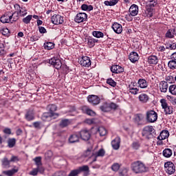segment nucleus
<instances>
[{"mask_svg":"<svg viewBox=\"0 0 176 176\" xmlns=\"http://www.w3.org/2000/svg\"><path fill=\"white\" fill-rule=\"evenodd\" d=\"M131 168L133 173L135 174H141V173H145L146 171V166L145 164H143L141 161H136L131 164Z\"/></svg>","mask_w":176,"mask_h":176,"instance_id":"nucleus-1","label":"nucleus"},{"mask_svg":"<svg viewBox=\"0 0 176 176\" xmlns=\"http://www.w3.org/2000/svg\"><path fill=\"white\" fill-rule=\"evenodd\" d=\"M129 14L126 16V20H128V21H131L133 20L132 17H135V16H137V14H138V6L135 5V4H133L129 10Z\"/></svg>","mask_w":176,"mask_h":176,"instance_id":"nucleus-2","label":"nucleus"},{"mask_svg":"<svg viewBox=\"0 0 176 176\" xmlns=\"http://www.w3.org/2000/svg\"><path fill=\"white\" fill-rule=\"evenodd\" d=\"M146 119L148 123H155L157 120V113L153 110L146 111Z\"/></svg>","mask_w":176,"mask_h":176,"instance_id":"nucleus-3","label":"nucleus"},{"mask_svg":"<svg viewBox=\"0 0 176 176\" xmlns=\"http://www.w3.org/2000/svg\"><path fill=\"white\" fill-rule=\"evenodd\" d=\"M155 133V129L152 126H146L142 130V136L145 137L147 140L152 138V135Z\"/></svg>","mask_w":176,"mask_h":176,"instance_id":"nucleus-4","label":"nucleus"},{"mask_svg":"<svg viewBox=\"0 0 176 176\" xmlns=\"http://www.w3.org/2000/svg\"><path fill=\"white\" fill-rule=\"evenodd\" d=\"M16 12L12 13V15H9L8 14H5L0 18V21L3 23V24H6L10 23V21H13L14 19H16Z\"/></svg>","mask_w":176,"mask_h":176,"instance_id":"nucleus-5","label":"nucleus"},{"mask_svg":"<svg viewBox=\"0 0 176 176\" xmlns=\"http://www.w3.org/2000/svg\"><path fill=\"white\" fill-rule=\"evenodd\" d=\"M164 167L166 168V172L169 175H171L175 173V165L171 162H168L164 164Z\"/></svg>","mask_w":176,"mask_h":176,"instance_id":"nucleus-6","label":"nucleus"},{"mask_svg":"<svg viewBox=\"0 0 176 176\" xmlns=\"http://www.w3.org/2000/svg\"><path fill=\"white\" fill-rule=\"evenodd\" d=\"M49 63L50 64H51V65H53V67L56 69H60V68H61V66L63 65V63H61V60L56 56L50 59Z\"/></svg>","mask_w":176,"mask_h":176,"instance_id":"nucleus-7","label":"nucleus"},{"mask_svg":"<svg viewBox=\"0 0 176 176\" xmlns=\"http://www.w3.org/2000/svg\"><path fill=\"white\" fill-rule=\"evenodd\" d=\"M87 101L89 102V104H91V105H98L100 104L101 100L100 99V97L96 95H89L87 97Z\"/></svg>","mask_w":176,"mask_h":176,"instance_id":"nucleus-8","label":"nucleus"},{"mask_svg":"<svg viewBox=\"0 0 176 176\" xmlns=\"http://www.w3.org/2000/svg\"><path fill=\"white\" fill-rule=\"evenodd\" d=\"M51 21L56 25H58V24H63V23H64V16H62L60 14H54L52 16Z\"/></svg>","mask_w":176,"mask_h":176,"instance_id":"nucleus-9","label":"nucleus"},{"mask_svg":"<svg viewBox=\"0 0 176 176\" xmlns=\"http://www.w3.org/2000/svg\"><path fill=\"white\" fill-rule=\"evenodd\" d=\"M15 8H18L19 10L17 13L15 12L16 17L12 19V21H17L19 19V14H20V16H25V14H27V10H25V8H21L18 4L15 6Z\"/></svg>","mask_w":176,"mask_h":176,"instance_id":"nucleus-10","label":"nucleus"},{"mask_svg":"<svg viewBox=\"0 0 176 176\" xmlns=\"http://www.w3.org/2000/svg\"><path fill=\"white\" fill-rule=\"evenodd\" d=\"M47 111H48L51 115L54 116V119H57V118H58V113H56V111H57V106L56 104H49L47 107Z\"/></svg>","mask_w":176,"mask_h":176,"instance_id":"nucleus-11","label":"nucleus"},{"mask_svg":"<svg viewBox=\"0 0 176 176\" xmlns=\"http://www.w3.org/2000/svg\"><path fill=\"white\" fill-rule=\"evenodd\" d=\"M86 20H87V14L85 12H79L75 17L76 23H83V21H86Z\"/></svg>","mask_w":176,"mask_h":176,"instance_id":"nucleus-12","label":"nucleus"},{"mask_svg":"<svg viewBox=\"0 0 176 176\" xmlns=\"http://www.w3.org/2000/svg\"><path fill=\"white\" fill-rule=\"evenodd\" d=\"M80 64L82 67H89L91 65V60L89 56H82L80 60Z\"/></svg>","mask_w":176,"mask_h":176,"instance_id":"nucleus-13","label":"nucleus"},{"mask_svg":"<svg viewBox=\"0 0 176 176\" xmlns=\"http://www.w3.org/2000/svg\"><path fill=\"white\" fill-rule=\"evenodd\" d=\"M105 155V150L104 148H100L96 153H92L91 156H94V159L92 161V163L97 161L98 157H103Z\"/></svg>","mask_w":176,"mask_h":176,"instance_id":"nucleus-14","label":"nucleus"},{"mask_svg":"<svg viewBox=\"0 0 176 176\" xmlns=\"http://www.w3.org/2000/svg\"><path fill=\"white\" fill-rule=\"evenodd\" d=\"M111 146L115 151H118L120 148V137L117 136L111 141Z\"/></svg>","mask_w":176,"mask_h":176,"instance_id":"nucleus-15","label":"nucleus"},{"mask_svg":"<svg viewBox=\"0 0 176 176\" xmlns=\"http://www.w3.org/2000/svg\"><path fill=\"white\" fill-rule=\"evenodd\" d=\"M80 137L83 141H89L90 140V132L87 130H82L80 132Z\"/></svg>","mask_w":176,"mask_h":176,"instance_id":"nucleus-16","label":"nucleus"},{"mask_svg":"<svg viewBox=\"0 0 176 176\" xmlns=\"http://www.w3.org/2000/svg\"><path fill=\"white\" fill-rule=\"evenodd\" d=\"M135 85L137 84L131 82L128 87L129 93H131V94H133V96L138 94V91H140V89L136 87Z\"/></svg>","mask_w":176,"mask_h":176,"instance_id":"nucleus-17","label":"nucleus"},{"mask_svg":"<svg viewBox=\"0 0 176 176\" xmlns=\"http://www.w3.org/2000/svg\"><path fill=\"white\" fill-rule=\"evenodd\" d=\"M111 71L113 74H122L124 71L122 67L114 65L111 67Z\"/></svg>","mask_w":176,"mask_h":176,"instance_id":"nucleus-18","label":"nucleus"},{"mask_svg":"<svg viewBox=\"0 0 176 176\" xmlns=\"http://www.w3.org/2000/svg\"><path fill=\"white\" fill-rule=\"evenodd\" d=\"M135 122L138 124V126H141L142 124H144V115L139 113V114H136L135 116V118H134Z\"/></svg>","mask_w":176,"mask_h":176,"instance_id":"nucleus-19","label":"nucleus"},{"mask_svg":"<svg viewBox=\"0 0 176 176\" xmlns=\"http://www.w3.org/2000/svg\"><path fill=\"white\" fill-rule=\"evenodd\" d=\"M111 28L116 34H122V32L123 31L122 25L116 22L112 25Z\"/></svg>","mask_w":176,"mask_h":176,"instance_id":"nucleus-20","label":"nucleus"},{"mask_svg":"<svg viewBox=\"0 0 176 176\" xmlns=\"http://www.w3.org/2000/svg\"><path fill=\"white\" fill-rule=\"evenodd\" d=\"M16 173H19V168L17 166H14L12 169L8 170H3V174L7 176H13Z\"/></svg>","mask_w":176,"mask_h":176,"instance_id":"nucleus-21","label":"nucleus"},{"mask_svg":"<svg viewBox=\"0 0 176 176\" xmlns=\"http://www.w3.org/2000/svg\"><path fill=\"white\" fill-rule=\"evenodd\" d=\"M138 100L141 104H146L149 101V96L146 94H141L138 96Z\"/></svg>","mask_w":176,"mask_h":176,"instance_id":"nucleus-22","label":"nucleus"},{"mask_svg":"<svg viewBox=\"0 0 176 176\" xmlns=\"http://www.w3.org/2000/svg\"><path fill=\"white\" fill-rule=\"evenodd\" d=\"M160 90L161 93H167L168 90V83L166 81H161L160 83Z\"/></svg>","mask_w":176,"mask_h":176,"instance_id":"nucleus-23","label":"nucleus"},{"mask_svg":"<svg viewBox=\"0 0 176 176\" xmlns=\"http://www.w3.org/2000/svg\"><path fill=\"white\" fill-rule=\"evenodd\" d=\"M168 137H170V133H168V131L164 130L157 137V140H159V141H163V140H166V138H168Z\"/></svg>","mask_w":176,"mask_h":176,"instance_id":"nucleus-24","label":"nucleus"},{"mask_svg":"<svg viewBox=\"0 0 176 176\" xmlns=\"http://www.w3.org/2000/svg\"><path fill=\"white\" fill-rule=\"evenodd\" d=\"M148 64L156 65L159 63V58L155 55H151L148 58Z\"/></svg>","mask_w":176,"mask_h":176,"instance_id":"nucleus-25","label":"nucleus"},{"mask_svg":"<svg viewBox=\"0 0 176 176\" xmlns=\"http://www.w3.org/2000/svg\"><path fill=\"white\" fill-rule=\"evenodd\" d=\"M129 58L131 63H137V60L140 59L138 54L135 52H132L129 56Z\"/></svg>","mask_w":176,"mask_h":176,"instance_id":"nucleus-26","label":"nucleus"},{"mask_svg":"<svg viewBox=\"0 0 176 176\" xmlns=\"http://www.w3.org/2000/svg\"><path fill=\"white\" fill-rule=\"evenodd\" d=\"M138 85L140 89H146L148 87V82L144 78H140Z\"/></svg>","mask_w":176,"mask_h":176,"instance_id":"nucleus-27","label":"nucleus"},{"mask_svg":"<svg viewBox=\"0 0 176 176\" xmlns=\"http://www.w3.org/2000/svg\"><path fill=\"white\" fill-rule=\"evenodd\" d=\"M54 119V116H52L50 112L44 113L41 117L42 120L44 122H49L52 118Z\"/></svg>","mask_w":176,"mask_h":176,"instance_id":"nucleus-28","label":"nucleus"},{"mask_svg":"<svg viewBox=\"0 0 176 176\" xmlns=\"http://www.w3.org/2000/svg\"><path fill=\"white\" fill-rule=\"evenodd\" d=\"M25 119L28 122H31V120H34L35 119V114L34 113V111H29L25 114Z\"/></svg>","mask_w":176,"mask_h":176,"instance_id":"nucleus-29","label":"nucleus"},{"mask_svg":"<svg viewBox=\"0 0 176 176\" xmlns=\"http://www.w3.org/2000/svg\"><path fill=\"white\" fill-rule=\"evenodd\" d=\"M100 109L102 112H111V108L109 107V103L104 102L100 107Z\"/></svg>","mask_w":176,"mask_h":176,"instance_id":"nucleus-30","label":"nucleus"},{"mask_svg":"<svg viewBox=\"0 0 176 176\" xmlns=\"http://www.w3.org/2000/svg\"><path fill=\"white\" fill-rule=\"evenodd\" d=\"M69 142L70 144H75V142H79V135L73 134L69 138Z\"/></svg>","mask_w":176,"mask_h":176,"instance_id":"nucleus-31","label":"nucleus"},{"mask_svg":"<svg viewBox=\"0 0 176 176\" xmlns=\"http://www.w3.org/2000/svg\"><path fill=\"white\" fill-rule=\"evenodd\" d=\"M165 36L168 38V39H173L174 38L175 34H174V29H169L167 30L166 33L165 34Z\"/></svg>","mask_w":176,"mask_h":176,"instance_id":"nucleus-32","label":"nucleus"},{"mask_svg":"<svg viewBox=\"0 0 176 176\" xmlns=\"http://www.w3.org/2000/svg\"><path fill=\"white\" fill-rule=\"evenodd\" d=\"M10 160H9L8 158L4 157L2 161V166L5 168H9L10 167Z\"/></svg>","mask_w":176,"mask_h":176,"instance_id":"nucleus-33","label":"nucleus"},{"mask_svg":"<svg viewBox=\"0 0 176 176\" xmlns=\"http://www.w3.org/2000/svg\"><path fill=\"white\" fill-rule=\"evenodd\" d=\"M82 110L85 111L87 115H89V116H96V112H94V111L87 108V107H86V106L82 107Z\"/></svg>","mask_w":176,"mask_h":176,"instance_id":"nucleus-34","label":"nucleus"},{"mask_svg":"<svg viewBox=\"0 0 176 176\" xmlns=\"http://www.w3.org/2000/svg\"><path fill=\"white\" fill-rule=\"evenodd\" d=\"M172 155L173 150H171L170 148H165L163 151V156H164V157H171Z\"/></svg>","mask_w":176,"mask_h":176,"instance_id":"nucleus-35","label":"nucleus"},{"mask_svg":"<svg viewBox=\"0 0 176 176\" xmlns=\"http://www.w3.org/2000/svg\"><path fill=\"white\" fill-rule=\"evenodd\" d=\"M168 67L170 69H176V60L171 59L168 63Z\"/></svg>","mask_w":176,"mask_h":176,"instance_id":"nucleus-36","label":"nucleus"},{"mask_svg":"<svg viewBox=\"0 0 176 176\" xmlns=\"http://www.w3.org/2000/svg\"><path fill=\"white\" fill-rule=\"evenodd\" d=\"M165 115H173L174 111L172 106H167L164 109Z\"/></svg>","mask_w":176,"mask_h":176,"instance_id":"nucleus-37","label":"nucleus"},{"mask_svg":"<svg viewBox=\"0 0 176 176\" xmlns=\"http://www.w3.org/2000/svg\"><path fill=\"white\" fill-rule=\"evenodd\" d=\"M146 13L147 14V16L152 17L153 16V8L149 7V6H146Z\"/></svg>","mask_w":176,"mask_h":176,"instance_id":"nucleus-38","label":"nucleus"},{"mask_svg":"<svg viewBox=\"0 0 176 176\" xmlns=\"http://www.w3.org/2000/svg\"><path fill=\"white\" fill-rule=\"evenodd\" d=\"M16 145V139L15 138H9L8 140V148H13Z\"/></svg>","mask_w":176,"mask_h":176,"instance_id":"nucleus-39","label":"nucleus"},{"mask_svg":"<svg viewBox=\"0 0 176 176\" xmlns=\"http://www.w3.org/2000/svg\"><path fill=\"white\" fill-rule=\"evenodd\" d=\"M118 2H119V0L105 1L104 5L106 6H115Z\"/></svg>","mask_w":176,"mask_h":176,"instance_id":"nucleus-40","label":"nucleus"},{"mask_svg":"<svg viewBox=\"0 0 176 176\" xmlns=\"http://www.w3.org/2000/svg\"><path fill=\"white\" fill-rule=\"evenodd\" d=\"M168 91L172 96H176V85H171L168 87Z\"/></svg>","mask_w":176,"mask_h":176,"instance_id":"nucleus-41","label":"nucleus"},{"mask_svg":"<svg viewBox=\"0 0 176 176\" xmlns=\"http://www.w3.org/2000/svg\"><path fill=\"white\" fill-rule=\"evenodd\" d=\"M98 131L100 137H104V135H107V129L103 126H100L98 129Z\"/></svg>","mask_w":176,"mask_h":176,"instance_id":"nucleus-42","label":"nucleus"},{"mask_svg":"<svg viewBox=\"0 0 176 176\" xmlns=\"http://www.w3.org/2000/svg\"><path fill=\"white\" fill-rule=\"evenodd\" d=\"M44 47L47 50H52V49H54V43L52 42L45 43L44 44Z\"/></svg>","mask_w":176,"mask_h":176,"instance_id":"nucleus-43","label":"nucleus"},{"mask_svg":"<svg viewBox=\"0 0 176 176\" xmlns=\"http://www.w3.org/2000/svg\"><path fill=\"white\" fill-rule=\"evenodd\" d=\"M92 35L95 38H104V33L100 31H94Z\"/></svg>","mask_w":176,"mask_h":176,"instance_id":"nucleus-44","label":"nucleus"},{"mask_svg":"<svg viewBox=\"0 0 176 176\" xmlns=\"http://www.w3.org/2000/svg\"><path fill=\"white\" fill-rule=\"evenodd\" d=\"M166 49H169L170 50H175L176 49V43H166L165 44Z\"/></svg>","mask_w":176,"mask_h":176,"instance_id":"nucleus-45","label":"nucleus"},{"mask_svg":"<svg viewBox=\"0 0 176 176\" xmlns=\"http://www.w3.org/2000/svg\"><path fill=\"white\" fill-rule=\"evenodd\" d=\"M165 80L168 82V83H174L175 82V78L174 76L170 75V76H166Z\"/></svg>","mask_w":176,"mask_h":176,"instance_id":"nucleus-46","label":"nucleus"},{"mask_svg":"<svg viewBox=\"0 0 176 176\" xmlns=\"http://www.w3.org/2000/svg\"><path fill=\"white\" fill-rule=\"evenodd\" d=\"M31 20H32V15H28L23 19V23L25 24H30V23H31Z\"/></svg>","mask_w":176,"mask_h":176,"instance_id":"nucleus-47","label":"nucleus"},{"mask_svg":"<svg viewBox=\"0 0 176 176\" xmlns=\"http://www.w3.org/2000/svg\"><path fill=\"white\" fill-rule=\"evenodd\" d=\"M149 2L146 6L150 8H154L156 5H157V1L156 0H148Z\"/></svg>","mask_w":176,"mask_h":176,"instance_id":"nucleus-48","label":"nucleus"},{"mask_svg":"<svg viewBox=\"0 0 176 176\" xmlns=\"http://www.w3.org/2000/svg\"><path fill=\"white\" fill-rule=\"evenodd\" d=\"M160 102L161 104L162 109H164L165 108H166V107H168V103H167V100L164 98L161 99Z\"/></svg>","mask_w":176,"mask_h":176,"instance_id":"nucleus-49","label":"nucleus"},{"mask_svg":"<svg viewBox=\"0 0 176 176\" xmlns=\"http://www.w3.org/2000/svg\"><path fill=\"white\" fill-rule=\"evenodd\" d=\"M0 32L1 34H2V35H9L10 32H9V29H8V28L4 27V28H1L0 30Z\"/></svg>","mask_w":176,"mask_h":176,"instance_id":"nucleus-50","label":"nucleus"},{"mask_svg":"<svg viewBox=\"0 0 176 176\" xmlns=\"http://www.w3.org/2000/svg\"><path fill=\"white\" fill-rule=\"evenodd\" d=\"M34 161L35 162L36 166H42V157H36L34 159Z\"/></svg>","mask_w":176,"mask_h":176,"instance_id":"nucleus-51","label":"nucleus"},{"mask_svg":"<svg viewBox=\"0 0 176 176\" xmlns=\"http://www.w3.org/2000/svg\"><path fill=\"white\" fill-rule=\"evenodd\" d=\"M109 107H110V111H116L119 108V105L116 104V103L111 102L109 103Z\"/></svg>","mask_w":176,"mask_h":176,"instance_id":"nucleus-52","label":"nucleus"},{"mask_svg":"<svg viewBox=\"0 0 176 176\" xmlns=\"http://www.w3.org/2000/svg\"><path fill=\"white\" fill-rule=\"evenodd\" d=\"M69 124V120H62L60 123V127H67Z\"/></svg>","mask_w":176,"mask_h":176,"instance_id":"nucleus-53","label":"nucleus"},{"mask_svg":"<svg viewBox=\"0 0 176 176\" xmlns=\"http://www.w3.org/2000/svg\"><path fill=\"white\" fill-rule=\"evenodd\" d=\"M140 146H141V143H140V142L136 141V142H133L132 143V148L133 149H140Z\"/></svg>","mask_w":176,"mask_h":176,"instance_id":"nucleus-54","label":"nucleus"},{"mask_svg":"<svg viewBox=\"0 0 176 176\" xmlns=\"http://www.w3.org/2000/svg\"><path fill=\"white\" fill-rule=\"evenodd\" d=\"M107 84L112 86V87H115V86H116V82H115L112 78L107 79Z\"/></svg>","mask_w":176,"mask_h":176,"instance_id":"nucleus-55","label":"nucleus"},{"mask_svg":"<svg viewBox=\"0 0 176 176\" xmlns=\"http://www.w3.org/2000/svg\"><path fill=\"white\" fill-rule=\"evenodd\" d=\"M96 44L94 43V38H88V46L89 47H94Z\"/></svg>","mask_w":176,"mask_h":176,"instance_id":"nucleus-56","label":"nucleus"},{"mask_svg":"<svg viewBox=\"0 0 176 176\" xmlns=\"http://www.w3.org/2000/svg\"><path fill=\"white\" fill-rule=\"evenodd\" d=\"M78 174H80L78 169H75L73 170H71L68 176H76L78 175Z\"/></svg>","mask_w":176,"mask_h":176,"instance_id":"nucleus-57","label":"nucleus"},{"mask_svg":"<svg viewBox=\"0 0 176 176\" xmlns=\"http://www.w3.org/2000/svg\"><path fill=\"white\" fill-rule=\"evenodd\" d=\"M79 173H82V171H89V166L85 165L82 166H80L78 168Z\"/></svg>","mask_w":176,"mask_h":176,"instance_id":"nucleus-58","label":"nucleus"},{"mask_svg":"<svg viewBox=\"0 0 176 176\" xmlns=\"http://www.w3.org/2000/svg\"><path fill=\"white\" fill-rule=\"evenodd\" d=\"M119 168H120V166L119 165V164H114L111 166V169L113 170V171H118Z\"/></svg>","mask_w":176,"mask_h":176,"instance_id":"nucleus-59","label":"nucleus"},{"mask_svg":"<svg viewBox=\"0 0 176 176\" xmlns=\"http://www.w3.org/2000/svg\"><path fill=\"white\" fill-rule=\"evenodd\" d=\"M36 168L38 172L40 173V174H43V173H45V168H43L42 165H38V166H37Z\"/></svg>","mask_w":176,"mask_h":176,"instance_id":"nucleus-60","label":"nucleus"},{"mask_svg":"<svg viewBox=\"0 0 176 176\" xmlns=\"http://www.w3.org/2000/svg\"><path fill=\"white\" fill-rule=\"evenodd\" d=\"M38 169H37V168H36L32 169V170H31L30 172V175L35 176V175H38Z\"/></svg>","mask_w":176,"mask_h":176,"instance_id":"nucleus-61","label":"nucleus"},{"mask_svg":"<svg viewBox=\"0 0 176 176\" xmlns=\"http://www.w3.org/2000/svg\"><path fill=\"white\" fill-rule=\"evenodd\" d=\"M166 47L163 45H159L157 47V52H166Z\"/></svg>","mask_w":176,"mask_h":176,"instance_id":"nucleus-62","label":"nucleus"},{"mask_svg":"<svg viewBox=\"0 0 176 176\" xmlns=\"http://www.w3.org/2000/svg\"><path fill=\"white\" fill-rule=\"evenodd\" d=\"M56 146H64V141L58 140L55 142Z\"/></svg>","mask_w":176,"mask_h":176,"instance_id":"nucleus-63","label":"nucleus"},{"mask_svg":"<svg viewBox=\"0 0 176 176\" xmlns=\"http://www.w3.org/2000/svg\"><path fill=\"white\" fill-rule=\"evenodd\" d=\"M33 126L35 129H41V122H34Z\"/></svg>","mask_w":176,"mask_h":176,"instance_id":"nucleus-64","label":"nucleus"}]
</instances>
